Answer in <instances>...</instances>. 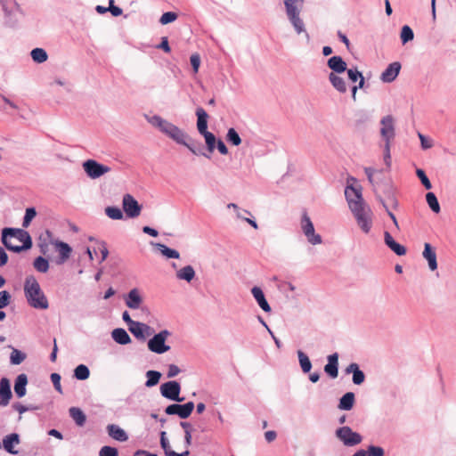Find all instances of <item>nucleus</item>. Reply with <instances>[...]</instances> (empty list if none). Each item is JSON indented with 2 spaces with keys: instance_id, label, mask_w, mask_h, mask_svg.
<instances>
[{
  "instance_id": "obj_1",
  "label": "nucleus",
  "mask_w": 456,
  "mask_h": 456,
  "mask_svg": "<svg viewBox=\"0 0 456 456\" xmlns=\"http://www.w3.org/2000/svg\"><path fill=\"white\" fill-rule=\"evenodd\" d=\"M345 196L358 225L363 232L368 233L372 226L371 211L364 204L362 188L347 185L345 189Z\"/></svg>"
},
{
  "instance_id": "obj_2",
  "label": "nucleus",
  "mask_w": 456,
  "mask_h": 456,
  "mask_svg": "<svg viewBox=\"0 0 456 456\" xmlns=\"http://www.w3.org/2000/svg\"><path fill=\"white\" fill-rule=\"evenodd\" d=\"M147 121L152 125L154 127L159 129L160 132L165 134L167 136L174 140L176 143L184 145L187 147L193 154L199 155L202 154L207 158H210V156L202 153L197 148V142L193 141L183 130L176 126L175 125L170 123L169 121L162 118L159 115H154L151 117L145 116Z\"/></svg>"
},
{
  "instance_id": "obj_3",
  "label": "nucleus",
  "mask_w": 456,
  "mask_h": 456,
  "mask_svg": "<svg viewBox=\"0 0 456 456\" xmlns=\"http://www.w3.org/2000/svg\"><path fill=\"white\" fill-rule=\"evenodd\" d=\"M2 242L7 249L15 253L29 249L32 247L29 233L19 228H4L2 232Z\"/></svg>"
},
{
  "instance_id": "obj_4",
  "label": "nucleus",
  "mask_w": 456,
  "mask_h": 456,
  "mask_svg": "<svg viewBox=\"0 0 456 456\" xmlns=\"http://www.w3.org/2000/svg\"><path fill=\"white\" fill-rule=\"evenodd\" d=\"M364 172L368 177L370 183L372 185L376 197L379 200V190L381 189L382 192L390 202L394 208H397L398 200L395 194L393 186L387 182L383 177L382 170H378L372 167H365Z\"/></svg>"
},
{
  "instance_id": "obj_5",
  "label": "nucleus",
  "mask_w": 456,
  "mask_h": 456,
  "mask_svg": "<svg viewBox=\"0 0 456 456\" xmlns=\"http://www.w3.org/2000/svg\"><path fill=\"white\" fill-rule=\"evenodd\" d=\"M24 293L30 306L37 309H47L48 300L43 293L40 285L35 276L28 275L24 282Z\"/></svg>"
},
{
  "instance_id": "obj_6",
  "label": "nucleus",
  "mask_w": 456,
  "mask_h": 456,
  "mask_svg": "<svg viewBox=\"0 0 456 456\" xmlns=\"http://www.w3.org/2000/svg\"><path fill=\"white\" fill-rule=\"evenodd\" d=\"M305 0H283L286 14L290 24L293 26L297 34L305 33L304 20L300 17V12L303 8Z\"/></svg>"
},
{
  "instance_id": "obj_7",
  "label": "nucleus",
  "mask_w": 456,
  "mask_h": 456,
  "mask_svg": "<svg viewBox=\"0 0 456 456\" xmlns=\"http://www.w3.org/2000/svg\"><path fill=\"white\" fill-rule=\"evenodd\" d=\"M170 336L171 332L167 330H163L155 334L147 343L149 350L158 354L169 351L170 346L166 345V340Z\"/></svg>"
},
{
  "instance_id": "obj_8",
  "label": "nucleus",
  "mask_w": 456,
  "mask_h": 456,
  "mask_svg": "<svg viewBox=\"0 0 456 456\" xmlns=\"http://www.w3.org/2000/svg\"><path fill=\"white\" fill-rule=\"evenodd\" d=\"M335 435L345 446L348 447L355 446L362 441V436L359 433L353 431L348 426L338 428Z\"/></svg>"
},
{
  "instance_id": "obj_9",
  "label": "nucleus",
  "mask_w": 456,
  "mask_h": 456,
  "mask_svg": "<svg viewBox=\"0 0 456 456\" xmlns=\"http://www.w3.org/2000/svg\"><path fill=\"white\" fill-rule=\"evenodd\" d=\"M301 229L303 233L306 237L307 241L312 245H318L322 242L321 235L315 233L313 222L311 221L310 217L308 216L305 211L302 215Z\"/></svg>"
},
{
  "instance_id": "obj_10",
  "label": "nucleus",
  "mask_w": 456,
  "mask_h": 456,
  "mask_svg": "<svg viewBox=\"0 0 456 456\" xmlns=\"http://www.w3.org/2000/svg\"><path fill=\"white\" fill-rule=\"evenodd\" d=\"M181 386L177 381L172 380L163 383L160 386V394L163 397L175 401V402H183L184 400L183 397H180Z\"/></svg>"
},
{
  "instance_id": "obj_11",
  "label": "nucleus",
  "mask_w": 456,
  "mask_h": 456,
  "mask_svg": "<svg viewBox=\"0 0 456 456\" xmlns=\"http://www.w3.org/2000/svg\"><path fill=\"white\" fill-rule=\"evenodd\" d=\"M84 171L92 178L96 179L110 171V167L97 162L94 159H88L83 163Z\"/></svg>"
},
{
  "instance_id": "obj_12",
  "label": "nucleus",
  "mask_w": 456,
  "mask_h": 456,
  "mask_svg": "<svg viewBox=\"0 0 456 456\" xmlns=\"http://www.w3.org/2000/svg\"><path fill=\"white\" fill-rule=\"evenodd\" d=\"M122 206L127 217L135 218L141 214L142 206L131 194L123 196Z\"/></svg>"
},
{
  "instance_id": "obj_13",
  "label": "nucleus",
  "mask_w": 456,
  "mask_h": 456,
  "mask_svg": "<svg viewBox=\"0 0 456 456\" xmlns=\"http://www.w3.org/2000/svg\"><path fill=\"white\" fill-rule=\"evenodd\" d=\"M195 405L193 402H188L184 404L174 403L165 409L167 415H178L181 419H187L191 414Z\"/></svg>"
},
{
  "instance_id": "obj_14",
  "label": "nucleus",
  "mask_w": 456,
  "mask_h": 456,
  "mask_svg": "<svg viewBox=\"0 0 456 456\" xmlns=\"http://www.w3.org/2000/svg\"><path fill=\"white\" fill-rule=\"evenodd\" d=\"M381 128L380 134L381 137L385 140L386 143H390L391 141L395 136V119L393 116L387 115L383 117L380 120Z\"/></svg>"
},
{
  "instance_id": "obj_15",
  "label": "nucleus",
  "mask_w": 456,
  "mask_h": 456,
  "mask_svg": "<svg viewBox=\"0 0 456 456\" xmlns=\"http://www.w3.org/2000/svg\"><path fill=\"white\" fill-rule=\"evenodd\" d=\"M401 69V64L398 61L390 63L387 68L381 73L380 79L384 83L393 82L398 76Z\"/></svg>"
},
{
  "instance_id": "obj_16",
  "label": "nucleus",
  "mask_w": 456,
  "mask_h": 456,
  "mask_svg": "<svg viewBox=\"0 0 456 456\" xmlns=\"http://www.w3.org/2000/svg\"><path fill=\"white\" fill-rule=\"evenodd\" d=\"M12 396L10 381L7 378L0 380V407L7 406Z\"/></svg>"
},
{
  "instance_id": "obj_17",
  "label": "nucleus",
  "mask_w": 456,
  "mask_h": 456,
  "mask_svg": "<svg viewBox=\"0 0 456 456\" xmlns=\"http://www.w3.org/2000/svg\"><path fill=\"white\" fill-rule=\"evenodd\" d=\"M327 66L331 69L330 73L342 74L347 69L346 62L341 56L335 55L327 61Z\"/></svg>"
},
{
  "instance_id": "obj_18",
  "label": "nucleus",
  "mask_w": 456,
  "mask_h": 456,
  "mask_svg": "<svg viewBox=\"0 0 456 456\" xmlns=\"http://www.w3.org/2000/svg\"><path fill=\"white\" fill-rule=\"evenodd\" d=\"M51 244L55 247L60 254V261L58 263H64L69 258L72 248L68 243L55 240H51Z\"/></svg>"
},
{
  "instance_id": "obj_19",
  "label": "nucleus",
  "mask_w": 456,
  "mask_h": 456,
  "mask_svg": "<svg viewBox=\"0 0 456 456\" xmlns=\"http://www.w3.org/2000/svg\"><path fill=\"white\" fill-rule=\"evenodd\" d=\"M324 371L332 379L338 375V354L334 353L328 356V363L324 366Z\"/></svg>"
},
{
  "instance_id": "obj_20",
  "label": "nucleus",
  "mask_w": 456,
  "mask_h": 456,
  "mask_svg": "<svg viewBox=\"0 0 456 456\" xmlns=\"http://www.w3.org/2000/svg\"><path fill=\"white\" fill-rule=\"evenodd\" d=\"M384 240L386 245L394 251L397 256H404L406 254V248L404 246L397 243L390 232H384Z\"/></svg>"
},
{
  "instance_id": "obj_21",
  "label": "nucleus",
  "mask_w": 456,
  "mask_h": 456,
  "mask_svg": "<svg viewBox=\"0 0 456 456\" xmlns=\"http://www.w3.org/2000/svg\"><path fill=\"white\" fill-rule=\"evenodd\" d=\"M142 303V297H141L139 290L137 289H131L126 297V305L130 309H139Z\"/></svg>"
},
{
  "instance_id": "obj_22",
  "label": "nucleus",
  "mask_w": 456,
  "mask_h": 456,
  "mask_svg": "<svg viewBox=\"0 0 456 456\" xmlns=\"http://www.w3.org/2000/svg\"><path fill=\"white\" fill-rule=\"evenodd\" d=\"M422 256L428 262L431 271L437 269L436 253L429 243H425Z\"/></svg>"
},
{
  "instance_id": "obj_23",
  "label": "nucleus",
  "mask_w": 456,
  "mask_h": 456,
  "mask_svg": "<svg viewBox=\"0 0 456 456\" xmlns=\"http://www.w3.org/2000/svg\"><path fill=\"white\" fill-rule=\"evenodd\" d=\"M339 75L340 74L330 73L328 78L336 91L340 94H346L347 92V86L346 80Z\"/></svg>"
},
{
  "instance_id": "obj_24",
  "label": "nucleus",
  "mask_w": 456,
  "mask_h": 456,
  "mask_svg": "<svg viewBox=\"0 0 456 456\" xmlns=\"http://www.w3.org/2000/svg\"><path fill=\"white\" fill-rule=\"evenodd\" d=\"M251 293L263 311L265 313L271 312V306L265 299V294L261 288L256 286L253 287L251 289Z\"/></svg>"
},
{
  "instance_id": "obj_25",
  "label": "nucleus",
  "mask_w": 456,
  "mask_h": 456,
  "mask_svg": "<svg viewBox=\"0 0 456 456\" xmlns=\"http://www.w3.org/2000/svg\"><path fill=\"white\" fill-rule=\"evenodd\" d=\"M196 116H197V129L200 134H205L208 131V115L206 112V110L199 107L196 110Z\"/></svg>"
},
{
  "instance_id": "obj_26",
  "label": "nucleus",
  "mask_w": 456,
  "mask_h": 456,
  "mask_svg": "<svg viewBox=\"0 0 456 456\" xmlns=\"http://www.w3.org/2000/svg\"><path fill=\"white\" fill-rule=\"evenodd\" d=\"M107 431L110 437L119 442H126L128 439V436L121 428L115 424H110L107 426Z\"/></svg>"
},
{
  "instance_id": "obj_27",
  "label": "nucleus",
  "mask_w": 456,
  "mask_h": 456,
  "mask_svg": "<svg viewBox=\"0 0 456 456\" xmlns=\"http://www.w3.org/2000/svg\"><path fill=\"white\" fill-rule=\"evenodd\" d=\"M28 384V377L26 374L21 373L17 376L14 383V392L19 398L26 395V386Z\"/></svg>"
},
{
  "instance_id": "obj_28",
  "label": "nucleus",
  "mask_w": 456,
  "mask_h": 456,
  "mask_svg": "<svg viewBox=\"0 0 456 456\" xmlns=\"http://www.w3.org/2000/svg\"><path fill=\"white\" fill-rule=\"evenodd\" d=\"M20 444V436L16 433L8 435L3 439V445H4V450L12 454L17 453V451H15L13 449V446L15 444Z\"/></svg>"
},
{
  "instance_id": "obj_29",
  "label": "nucleus",
  "mask_w": 456,
  "mask_h": 456,
  "mask_svg": "<svg viewBox=\"0 0 456 456\" xmlns=\"http://www.w3.org/2000/svg\"><path fill=\"white\" fill-rule=\"evenodd\" d=\"M111 337L114 341L119 345H127L131 342L130 336L122 328L114 329L111 332Z\"/></svg>"
},
{
  "instance_id": "obj_30",
  "label": "nucleus",
  "mask_w": 456,
  "mask_h": 456,
  "mask_svg": "<svg viewBox=\"0 0 456 456\" xmlns=\"http://www.w3.org/2000/svg\"><path fill=\"white\" fill-rule=\"evenodd\" d=\"M160 444L163 448L166 456H188L189 451H185L182 453L175 452V451L170 450L169 443L166 437V432L162 431L160 433Z\"/></svg>"
},
{
  "instance_id": "obj_31",
  "label": "nucleus",
  "mask_w": 456,
  "mask_h": 456,
  "mask_svg": "<svg viewBox=\"0 0 456 456\" xmlns=\"http://www.w3.org/2000/svg\"><path fill=\"white\" fill-rule=\"evenodd\" d=\"M354 394L353 392L346 393L339 400L338 409L342 411H350L354 403Z\"/></svg>"
},
{
  "instance_id": "obj_32",
  "label": "nucleus",
  "mask_w": 456,
  "mask_h": 456,
  "mask_svg": "<svg viewBox=\"0 0 456 456\" xmlns=\"http://www.w3.org/2000/svg\"><path fill=\"white\" fill-rule=\"evenodd\" d=\"M69 413L78 427H83L86 424V416L80 408L71 407Z\"/></svg>"
},
{
  "instance_id": "obj_33",
  "label": "nucleus",
  "mask_w": 456,
  "mask_h": 456,
  "mask_svg": "<svg viewBox=\"0 0 456 456\" xmlns=\"http://www.w3.org/2000/svg\"><path fill=\"white\" fill-rule=\"evenodd\" d=\"M147 328V324L134 321L129 327V331L140 340H145V334L143 333V329Z\"/></svg>"
},
{
  "instance_id": "obj_34",
  "label": "nucleus",
  "mask_w": 456,
  "mask_h": 456,
  "mask_svg": "<svg viewBox=\"0 0 456 456\" xmlns=\"http://www.w3.org/2000/svg\"><path fill=\"white\" fill-rule=\"evenodd\" d=\"M176 277L179 280L190 282L195 277V271L191 265H186L176 272Z\"/></svg>"
},
{
  "instance_id": "obj_35",
  "label": "nucleus",
  "mask_w": 456,
  "mask_h": 456,
  "mask_svg": "<svg viewBox=\"0 0 456 456\" xmlns=\"http://www.w3.org/2000/svg\"><path fill=\"white\" fill-rule=\"evenodd\" d=\"M155 247L160 251V253L167 258H179L180 254L177 250L170 248L164 244L156 243Z\"/></svg>"
},
{
  "instance_id": "obj_36",
  "label": "nucleus",
  "mask_w": 456,
  "mask_h": 456,
  "mask_svg": "<svg viewBox=\"0 0 456 456\" xmlns=\"http://www.w3.org/2000/svg\"><path fill=\"white\" fill-rule=\"evenodd\" d=\"M297 356L302 371L304 373H308L312 369V363L309 357L301 350L297 351Z\"/></svg>"
},
{
  "instance_id": "obj_37",
  "label": "nucleus",
  "mask_w": 456,
  "mask_h": 456,
  "mask_svg": "<svg viewBox=\"0 0 456 456\" xmlns=\"http://www.w3.org/2000/svg\"><path fill=\"white\" fill-rule=\"evenodd\" d=\"M147 380L145 382V386L147 387H151L156 386L161 378V373L157 370H148L146 372Z\"/></svg>"
},
{
  "instance_id": "obj_38",
  "label": "nucleus",
  "mask_w": 456,
  "mask_h": 456,
  "mask_svg": "<svg viewBox=\"0 0 456 456\" xmlns=\"http://www.w3.org/2000/svg\"><path fill=\"white\" fill-rule=\"evenodd\" d=\"M34 268L42 273H45L49 269V262L43 256H37L33 262Z\"/></svg>"
},
{
  "instance_id": "obj_39",
  "label": "nucleus",
  "mask_w": 456,
  "mask_h": 456,
  "mask_svg": "<svg viewBox=\"0 0 456 456\" xmlns=\"http://www.w3.org/2000/svg\"><path fill=\"white\" fill-rule=\"evenodd\" d=\"M90 370L86 365L79 364L74 370V377L78 380H86L89 378Z\"/></svg>"
},
{
  "instance_id": "obj_40",
  "label": "nucleus",
  "mask_w": 456,
  "mask_h": 456,
  "mask_svg": "<svg viewBox=\"0 0 456 456\" xmlns=\"http://www.w3.org/2000/svg\"><path fill=\"white\" fill-rule=\"evenodd\" d=\"M226 140L233 146H239L241 143V138L233 127L228 129L226 134Z\"/></svg>"
},
{
  "instance_id": "obj_41",
  "label": "nucleus",
  "mask_w": 456,
  "mask_h": 456,
  "mask_svg": "<svg viewBox=\"0 0 456 456\" xmlns=\"http://www.w3.org/2000/svg\"><path fill=\"white\" fill-rule=\"evenodd\" d=\"M426 200L433 212L436 214L440 212L441 208L439 202L437 200L436 196L433 192H428L426 194Z\"/></svg>"
},
{
  "instance_id": "obj_42",
  "label": "nucleus",
  "mask_w": 456,
  "mask_h": 456,
  "mask_svg": "<svg viewBox=\"0 0 456 456\" xmlns=\"http://www.w3.org/2000/svg\"><path fill=\"white\" fill-rule=\"evenodd\" d=\"M201 135H203L205 138L208 151L210 153H212L215 151L216 146L217 144V139L216 138L215 134H212L211 132H207L205 134H202Z\"/></svg>"
},
{
  "instance_id": "obj_43",
  "label": "nucleus",
  "mask_w": 456,
  "mask_h": 456,
  "mask_svg": "<svg viewBox=\"0 0 456 456\" xmlns=\"http://www.w3.org/2000/svg\"><path fill=\"white\" fill-rule=\"evenodd\" d=\"M31 57L35 62L43 63L47 60V53L43 48H35L31 51Z\"/></svg>"
},
{
  "instance_id": "obj_44",
  "label": "nucleus",
  "mask_w": 456,
  "mask_h": 456,
  "mask_svg": "<svg viewBox=\"0 0 456 456\" xmlns=\"http://www.w3.org/2000/svg\"><path fill=\"white\" fill-rule=\"evenodd\" d=\"M26 357L27 355L25 353L16 348H12V351L10 355V361L12 364L19 365L26 359Z\"/></svg>"
},
{
  "instance_id": "obj_45",
  "label": "nucleus",
  "mask_w": 456,
  "mask_h": 456,
  "mask_svg": "<svg viewBox=\"0 0 456 456\" xmlns=\"http://www.w3.org/2000/svg\"><path fill=\"white\" fill-rule=\"evenodd\" d=\"M105 214L113 220H121L124 217L123 212L118 207H107L105 208Z\"/></svg>"
},
{
  "instance_id": "obj_46",
  "label": "nucleus",
  "mask_w": 456,
  "mask_h": 456,
  "mask_svg": "<svg viewBox=\"0 0 456 456\" xmlns=\"http://www.w3.org/2000/svg\"><path fill=\"white\" fill-rule=\"evenodd\" d=\"M400 37L402 40V43L404 45L408 43L409 41H411L414 38V33L413 30L411 28L410 26L404 25L402 28Z\"/></svg>"
},
{
  "instance_id": "obj_47",
  "label": "nucleus",
  "mask_w": 456,
  "mask_h": 456,
  "mask_svg": "<svg viewBox=\"0 0 456 456\" xmlns=\"http://www.w3.org/2000/svg\"><path fill=\"white\" fill-rule=\"evenodd\" d=\"M90 241H95L98 245V249L100 250L102 254V259L101 262H103L109 256V250L107 248V244L103 240H97L94 237L89 238Z\"/></svg>"
},
{
  "instance_id": "obj_48",
  "label": "nucleus",
  "mask_w": 456,
  "mask_h": 456,
  "mask_svg": "<svg viewBox=\"0 0 456 456\" xmlns=\"http://www.w3.org/2000/svg\"><path fill=\"white\" fill-rule=\"evenodd\" d=\"M12 408L17 411L20 414H22L28 411H37L40 409V406L29 404V405H23L20 403H15L12 404Z\"/></svg>"
},
{
  "instance_id": "obj_49",
  "label": "nucleus",
  "mask_w": 456,
  "mask_h": 456,
  "mask_svg": "<svg viewBox=\"0 0 456 456\" xmlns=\"http://www.w3.org/2000/svg\"><path fill=\"white\" fill-rule=\"evenodd\" d=\"M37 216V211L34 208H28L26 209L25 216L23 218L22 226L28 227L32 219Z\"/></svg>"
},
{
  "instance_id": "obj_50",
  "label": "nucleus",
  "mask_w": 456,
  "mask_h": 456,
  "mask_svg": "<svg viewBox=\"0 0 456 456\" xmlns=\"http://www.w3.org/2000/svg\"><path fill=\"white\" fill-rule=\"evenodd\" d=\"M177 17H178L177 13H175L174 12H167L161 15V17L159 19V22L162 25H166V24L175 21L177 19Z\"/></svg>"
},
{
  "instance_id": "obj_51",
  "label": "nucleus",
  "mask_w": 456,
  "mask_h": 456,
  "mask_svg": "<svg viewBox=\"0 0 456 456\" xmlns=\"http://www.w3.org/2000/svg\"><path fill=\"white\" fill-rule=\"evenodd\" d=\"M416 175L419 178L421 183L423 184V186L427 189V190H429L432 188V184L428 179V177L427 176L426 173L424 172V170L420 169V168H418L416 170Z\"/></svg>"
},
{
  "instance_id": "obj_52",
  "label": "nucleus",
  "mask_w": 456,
  "mask_h": 456,
  "mask_svg": "<svg viewBox=\"0 0 456 456\" xmlns=\"http://www.w3.org/2000/svg\"><path fill=\"white\" fill-rule=\"evenodd\" d=\"M99 456H118V452L116 448L105 445L100 450Z\"/></svg>"
},
{
  "instance_id": "obj_53",
  "label": "nucleus",
  "mask_w": 456,
  "mask_h": 456,
  "mask_svg": "<svg viewBox=\"0 0 456 456\" xmlns=\"http://www.w3.org/2000/svg\"><path fill=\"white\" fill-rule=\"evenodd\" d=\"M346 71L347 73L348 79L354 83L356 82L362 75V72H360L356 67L352 69H346Z\"/></svg>"
},
{
  "instance_id": "obj_54",
  "label": "nucleus",
  "mask_w": 456,
  "mask_h": 456,
  "mask_svg": "<svg viewBox=\"0 0 456 456\" xmlns=\"http://www.w3.org/2000/svg\"><path fill=\"white\" fill-rule=\"evenodd\" d=\"M11 295L6 290L0 291V309L6 307L10 304Z\"/></svg>"
},
{
  "instance_id": "obj_55",
  "label": "nucleus",
  "mask_w": 456,
  "mask_h": 456,
  "mask_svg": "<svg viewBox=\"0 0 456 456\" xmlns=\"http://www.w3.org/2000/svg\"><path fill=\"white\" fill-rule=\"evenodd\" d=\"M364 379H365V375L360 369H357V370H355V371L353 372L354 384L361 385L362 383H363Z\"/></svg>"
},
{
  "instance_id": "obj_56",
  "label": "nucleus",
  "mask_w": 456,
  "mask_h": 456,
  "mask_svg": "<svg viewBox=\"0 0 456 456\" xmlns=\"http://www.w3.org/2000/svg\"><path fill=\"white\" fill-rule=\"evenodd\" d=\"M190 62L193 69V72L197 73L200 65V57L198 53H193L190 57Z\"/></svg>"
},
{
  "instance_id": "obj_57",
  "label": "nucleus",
  "mask_w": 456,
  "mask_h": 456,
  "mask_svg": "<svg viewBox=\"0 0 456 456\" xmlns=\"http://www.w3.org/2000/svg\"><path fill=\"white\" fill-rule=\"evenodd\" d=\"M379 201L382 204V206H383V207H384V208L386 209V211H387V213L388 216L392 219V221H393V223H394L395 226L397 229H399V225H398V222H397V220H396V217H395V215H394V214H393V213L388 209V207H387V205L386 204V202H385L384 199H383L382 197H379Z\"/></svg>"
},
{
  "instance_id": "obj_58",
  "label": "nucleus",
  "mask_w": 456,
  "mask_h": 456,
  "mask_svg": "<svg viewBox=\"0 0 456 456\" xmlns=\"http://www.w3.org/2000/svg\"><path fill=\"white\" fill-rule=\"evenodd\" d=\"M51 380L53 384L54 388L60 393L62 394V389L61 386V376L58 373L51 374Z\"/></svg>"
},
{
  "instance_id": "obj_59",
  "label": "nucleus",
  "mask_w": 456,
  "mask_h": 456,
  "mask_svg": "<svg viewBox=\"0 0 456 456\" xmlns=\"http://www.w3.org/2000/svg\"><path fill=\"white\" fill-rule=\"evenodd\" d=\"M418 135L420 140L421 148L423 150L430 149L433 146L432 141L427 138L424 134L419 133Z\"/></svg>"
},
{
  "instance_id": "obj_60",
  "label": "nucleus",
  "mask_w": 456,
  "mask_h": 456,
  "mask_svg": "<svg viewBox=\"0 0 456 456\" xmlns=\"http://www.w3.org/2000/svg\"><path fill=\"white\" fill-rule=\"evenodd\" d=\"M368 454L371 456H383L384 450L381 447L370 445L368 448Z\"/></svg>"
},
{
  "instance_id": "obj_61",
  "label": "nucleus",
  "mask_w": 456,
  "mask_h": 456,
  "mask_svg": "<svg viewBox=\"0 0 456 456\" xmlns=\"http://www.w3.org/2000/svg\"><path fill=\"white\" fill-rule=\"evenodd\" d=\"M180 368L175 364L168 365L167 378H174L180 373Z\"/></svg>"
},
{
  "instance_id": "obj_62",
  "label": "nucleus",
  "mask_w": 456,
  "mask_h": 456,
  "mask_svg": "<svg viewBox=\"0 0 456 456\" xmlns=\"http://www.w3.org/2000/svg\"><path fill=\"white\" fill-rule=\"evenodd\" d=\"M113 3V0H110V7L108 11H110L113 16L118 17L122 14V9L118 6H115Z\"/></svg>"
},
{
  "instance_id": "obj_63",
  "label": "nucleus",
  "mask_w": 456,
  "mask_h": 456,
  "mask_svg": "<svg viewBox=\"0 0 456 456\" xmlns=\"http://www.w3.org/2000/svg\"><path fill=\"white\" fill-rule=\"evenodd\" d=\"M157 47L166 53H169L171 51L167 37H162L161 43Z\"/></svg>"
},
{
  "instance_id": "obj_64",
  "label": "nucleus",
  "mask_w": 456,
  "mask_h": 456,
  "mask_svg": "<svg viewBox=\"0 0 456 456\" xmlns=\"http://www.w3.org/2000/svg\"><path fill=\"white\" fill-rule=\"evenodd\" d=\"M216 148H217L218 151L222 155L228 154V149H227L226 145L224 144V142L221 139L217 140V144H216Z\"/></svg>"
}]
</instances>
